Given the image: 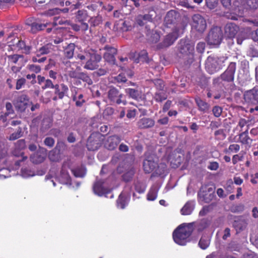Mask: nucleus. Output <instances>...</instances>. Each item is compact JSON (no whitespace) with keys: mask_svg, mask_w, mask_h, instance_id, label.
Returning a JSON list of instances; mask_svg holds the SVG:
<instances>
[{"mask_svg":"<svg viewBox=\"0 0 258 258\" xmlns=\"http://www.w3.org/2000/svg\"><path fill=\"white\" fill-rule=\"evenodd\" d=\"M194 209V206L190 202H187L181 209V213L183 215H188L191 213Z\"/></svg>","mask_w":258,"mask_h":258,"instance_id":"obj_33","label":"nucleus"},{"mask_svg":"<svg viewBox=\"0 0 258 258\" xmlns=\"http://www.w3.org/2000/svg\"><path fill=\"white\" fill-rule=\"evenodd\" d=\"M80 72L76 70H72L68 72V75L71 78L78 79Z\"/></svg>","mask_w":258,"mask_h":258,"instance_id":"obj_62","label":"nucleus"},{"mask_svg":"<svg viewBox=\"0 0 258 258\" xmlns=\"http://www.w3.org/2000/svg\"><path fill=\"white\" fill-rule=\"evenodd\" d=\"M234 225L239 230H243L245 228L246 223L243 221H235Z\"/></svg>","mask_w":258,"mask_h":258,"instance_id":"obj_58","label":"nucleus"},{"mask_svg":"<svg viewBox=\"0 0 258 258\" xmlns=\"http://www.w3.org/2000/svg\"><path fill=\"white\" fill-rule=\"evenodd\" d=\"M67 165L64 163L62 166L60 171V175L59 178L60 182L63 184H71V179L69 173L66 171V168Z\"/></svg>","mask_w":258,"mask_h":258,"instance_id":"obj_22","label":"nucleus"},{"mask_svg":"<svg viewBox=\"0 0 258 258\" xmlns=\"http://www.w3.org/2000/svg\"><path fill=\"white\" fill-rule=\"evenodd\" d=\"M104 49L106 50V52L103 54V58L107 62L111 64H115L116 62L115 55L117 53V49L108 45L104 46Z\"/></svg>","mask_w":258,"mask_h":258,"instance_id":"obj_12","label":"nucleus"},{"mask_svg":"<svg viewBox=\"0 0 258 258\" xmlns=\"http://www.w3.org/2000/svg\"><path fill=\"white\" fill-rule=\"evenodd\" d=\"M154 84L156 88L159 90H162L164 87V82L160 79H155L154 80Z\"/></svg>","mask_w":258,"mask_h":258,"instance_id":"obj_52","label":"nucleus"},{"mask_svg":"<svg viewBox=\"0 0 258 258\" xmlns=\"http://www.w3.org/2000/svg\"><path fill=\"white\" fill-rule=\"evenodd\" d=\"M195 101L198 106L199 109L204 113L207 112L210 107V105L206 101L203 100L200 97L195 98Z\"/></svg>","mask_w":258,"mask_h":258,"instance_id":"obj_25","label":"nucleus"},{"mask_svg":"<svg viewBox=\"0 0 258 258\" xmlns=\"http://www.w3.org/2000/svg\"><path fill=\"white\" fill-rule=\"evenodd\" d=\"M244 99L248 103H258V89L254 87L246 91L244 94Z\"/></svg>","mask_w":258,"mask_h":258,"instance_id":"obj_14","label":"nucleus"},{"mask_svg":"<svg viewBox=\"0 0 258 258\" xmlns=\"http://www.w3.org/2000/svg\"><path fill=\"white\" fill-rule=\"evenodd\" d=\"M31 161L35 164H39L43 162L45 158L39 154H34L30 157Z\"/></svg>","mask_w":258,"mask_h":258,"instance_id":"obj_39","label":"nucleus"},{"mask_svg":"<svg viewBox=\"0 0 258 258\" xmlns=\"http://www.w3.org/2000/svg\"><path fill=\"white\" fill-rule=\"evenodd\" d=\"M52 125V119L50 117H44L42 121L41 126L40 129L41 132L44 134Z\"/></svg>","mask_w":258,"mask_h":258,"instance_id":"obj_26","label":"nucleus"},{"mask_svg":"<svg viewBox=\"0 0 258 258\" xmlns=\"http://www.w3.org/2000/svg\"><path fill=\"white\" fill-rule=\"evenodd\" d=\"M158 158L155 155L148 156L143 163L145 172L147 173L154 172L158 175L163 174L166 169V165L164 163L158 164Z\"/></svg>","mask_w":258,"mask_h":258,"instance_id":"obj_2","label":"nucleus"},{"mask_svg":"<svg viewBox=\"0 0 258 258\" xmlns=\"http://www.w3.org/2000/svg\"><path fill=\"white\" fill-rule=\"evenodd\" d=\"M240 150V146L238 144H231L229 146L228 151L230 152L237 153Z\"/></svg>","mask_w":258,"mask_h":258,"instance_id":"obj_60","label":"nucleus"},{"mask_svg":"<svg viewBox=\"0 0 258 258\" xmlns=\"http://www.w3.org/2000/svg\"><path fill=\"white\" fill-rule=\"evenodd\" d=\"M227 57L209 56L206 61L205 68L210 74H214L225 66Z\"/></svg>","mask_w":258,"mask_h":258,"instance_id":"obj_3","label":"nucleus"},{"mask_svg":"<svg viewBox=\"0 0 258 258\" xmlns=\"http://www.w3.org/2000/svg\"><path fill=\"white\" fill-rule=\"evenodd\" d=\"M29 102V98L25 94H22L18 96L14 102L16 108L20 112L25 110Z\"/></svg>","mask_w":258,"mask_h":258,"instance_id":"obj_13","label":"nucleus"},{"mask_svg":"<svg viewBox=\"0 0 258 258\" xmlns=\"http://www.w3.org/2000/svg\"><path fill=\"white\" fill-rule=\"evenodd\" d=\"M193 230L192 223H183L180 225L174 230L172 234L174 242L179 245H185Z\"/></svg>","mask_w":258,"mask_h":258,"instance_id":"obj_1","label":"nucleus"},{"mask_svg":"<svg viewBox=\"0 0 258 258\" xmlns=\"http://www.w3.org/2000/svg\"><path fill=\"white\" fill-rule=\"evenodd\" d=\"M243 159V154L234 155L232 157V163L234 165L236 164L238 161H242Z\"/></svg>","mask_w":258,"mask_h":258,"instance_id":"obj_56","label":"nucleus"},{"mask_svg":"<svg viewBox=\"0 0 258 258\" xmlns=\"http://www.w3.org/2000/svg\"><path fill=\"white\" fill-rule=\"evenodd\" d=\"M150 59L148 56V53L146 50H142L138 53V57L136 58L135 62H146L149 63Z\"/></svg>","mask_w":258,"mask_h":258,"instance_id":"obj_31","label":"nucleus"},{"mask_svg":"<svg viewBox=\"0 0 258 258\" xmlns=\"http://www.w3.org/2000/svg\"><path fill=\"white\" fill-rule=\"evenodd\" d=\"M178 37L177 32L175 29L173 32L166 36L162 42L163 46L167 47L171 45L177 39Z\"/></svg>","mask_w":258,"mask_h":258,"instance_id":"obj_19","label":"nucleus"},{"mask_svg":"<svg viewBox=\"0 0 258 258\" xmlns=\"http://www.w3.org/2000/svg\"><path fill=\"white\" fill-rule=\"evenodd\" d=\"M178 50L180 56L187 59L188 63L192 62L194 59V44L189 40H180L178 44Z\"/></svg>","mask_w":258,"mask_h":258,"instance_id":"obj_4","label":"nucleus"},{"mask_svg":"<svg viewBox=\"0 0 258 258\" xmlns=\"http://www.w3.org/2000/svg\"><path fill=\"white\" fill-rule=\"evenodd\" d=\"M53 89H54V94L58 96L59 99H62L69 91L68 87L63 83L55 84Z\"/></svg>","mask_w":258,"mask_h":258,"instance_id":"obj_18","label":"nucleus"},{"mask_svg":"<svg viewBox=\"0 0 258 258\" xmlns=\"http://www.w3.org/2000/svg\"><path fill=\"white\" fill-rule=\"evenodd\" d=\"M177 13L174 10H170L168 12L164 18V22L166 25L174 23L176 19Z\"/></svg>","mask_w":258,"mask_h":258,"instance_id":"obj_27","label":"nucleus"},{"mask_svg":"<svg viewBox=\"0 0 258 258\" xmlns=\"http://www.w3.org/2000/svg\"><path fill=\"white\" fill-rule=\"evenodd\" d=\"M120 142V138L116 135L108 137L105 141L104 146L109 150H113Z\"/></svg>","mask_w":258,"mask_h":258,"instance_id":"obj_17","label":"nucleus"},{"mask_svg":"<svg viewBox=\"0 0 258 258\" xmlns=\"http://www.w3.org/2000/svg\"><path fill=\"white\" fill-rule=\"evenodd\" d=\"M206 4L209 9L212 10L218 6V0H206Z\"/></svg>","mask_w":258,"mask_h":258,"instance_id":"obj_46","label":"nucleus"},{"mask_svg":"<svg viewBox=\"0 0 258 258\" xmlns=\"http://www.w3.org/2000/svg\"><path fill=\"white\" fill-rule=\"evenodd\" d=\"M210 224V221L206 218L202 219L197 224V229L199 231H202L207 228Z\"/></svg>","mask_w":258,"mask_h":258,"instance_id":"obj_35","label":"nucleus"},{"mask_svg":"<svg viewBox=\"0 0 258 258\" xmlns=\"http://www.w3.org/2000/svg\"><path fill=\"white\" fill-rule=\"evenodd\" d=\"M210 240L209 237H202L199 242V246L203 249H206L210 245Z\"/></svg>","mask_w":258,"mask_h":258,"instance_id":"obj_38","label":"nucleus"},{"mask_svg":"<svg viewBox=\"0 0 258 258\" xmlns=\"http://www.w3.org/2000/svg\"><path fill=\"white\" fill-rule=\"evenodd\" d=\"M239 138L240 139V142L242 144L247 145L250 146L252 143V140L248 135H244L243 137Z\"/></svg>","mask_w":258,"mask_h":258,"instance_id":"obj_49","label":"nucleus"},{"mask_svg":"<svg viewBox=\"0 0 258 258\" xmlns=\"http://www.w3.org/2000/svg\"><path fill=\"white\" fill-rule=\"evenodd\" d=\"M69 9H70L69 8H64L63 9L54 8L48 10L47 12H45L44 14V15H46L47 16H51L55 14H59L60 12H62L64 13H68L69 12Z\"/></svg>","mask_w":258,"mask_h":258,"instance_id":"obj_34","label":"nucleus"},{"mask_svg":"<svg viewBox=\"0 0 258 258\" xmlns=\"http://www.w3.org/2000/svg\"><path fill=\"white\" fill-rule=\"evenodd\" d=\"M30 72H34V73L38 74L41 71V67L39 66L35 65L33 64H28L27 67Z\"/></svg>","mask_w":258,"mask_h":258,"instance_id":"obj_45","label":"nucleus"},{"mask_svg":"<svg viewBox=\"0 0 258 258\" xmlns=\"http://www.w3.org/2000/svg\"><path fill=\"white\" fill-rule=\"evenodd\" d=\"M167 97V95L163 92H156L154 98L157 102H162L166 100Z\"/></svg>","mask_w":258,"mask_h":258,"instance_id":"obj_43","label":"nucleus"},{"mask_svg":"<svg viewBox=\"0 0 258 258\" xmlns=\"http://www.w3.org/2000/svg\"><path fill=\"white\" fill-rule=\"evenodd\" d=\"M48 158L52 161H56L58 159V155L54 150H51L49 152Z\"/></svg>","mask_w":258,"mask_h":258,"instance_id":"obj_57","label":"nucleus"},{"mask_svg":"<svg viewBox=\"0 0 258 258\" xmlns=\"http://www.w3.org/2000/svg\"><path fill=\"white\" fill-rule=\"evenodd\" d=\"M22 175L24 177H27L29 176H32L34 175L33 173L30 170L27 169H22L21 170Z\"/></svg>","mask_w":258,"mask_h":258,"instance_id":"obj_64","label":"nucleus"},{"mask_svg":"<svg viewBox=\"0 0 258 258\" xmlns=\"http://www.w3.org/2000/svg\"><path fill=\"white\" fill-rule=\"evenodd\" d=\"M64 48V54L68 58H71L73 57L75 45L74 43H70L67 46H63Z\"/></svg>","mask_w":258,"mask_h":258,"instance_id":"obj_32","label":"nucleus"},{"mask_svg":"<svg viewBox=\"0 0 258 258\" xmlns=\"http://www.w3.org/2000/svg\"><path fill=\"white\" fill-rule=\"evenodd\" d=\"M123 94L120 93L119 90L114 87H110L108 91V98L110 102L113 103L120 104L121 103H125L121 100Z\"/></svg>","mask_w":258,"mask_h":258,"instance_id":"obj_11","label":"nucleus"},{"mask_svg":"<svg viewBox=\"0 0 258 258\" xmlns=\"http://www.w3.org/2000/svg\"><path fill=\"white\" fill-rule=\"evenodd\" d=\"M9 60H11L14 63H17L20 58H24V56L21 54L10 55L8 56Z\"/></svg>","mask_w":258,"mask_h":258,"instance_id":"obj_47","label":"nucleus"},{"mask_svg":"<svg viewBox=\"0 0 258 258\" xmlns=\"http://www.w3.org/2000/svg\"><path fill=\"white\" fill-rule=\"evenodd\" d=\"M158 189L156 187H152L147 195V199L149 201H154L157 196Z\"/></svg>","mask_w":258,"mask_h":258,"instance_id":"obj_40","label":"nucleus"},{"mask_svg":"<svg viewBox=\"0 0 258 258\" xmlns=\"http://www.w3.org/2000/svg\"><path fill=\"white\" fill-rule=\"evenodd\" d=\"M26 147L25 141L24 139L18 140L15 143L16 150L13 151V154L16 156H18V154L17 153V150H23Z\"/></svg>","mask_w":258,"mask_h":258,"instance_id":"obj_36","label":"nucleus"},{"mask_svg":"<svg viewBox=\"0 0 258 258\" xmlns=\"http://www.w3.org/2000/svg\"><path fill=\"white\" fill-rule=\"evenodd\" d=\"M238 31V27L234 23H228L225 27V34L229 38L235 36Z\"/></svg>","mask_w":258,"mask_h":258,"instance_id":"obj_20","label":"nucleus"},{"mask_svg":"<svg viewBox=\"0 0 258 258\" xmlns=\"http://www.w3.org/2000/svg\"><path fill=\"white\" fill-rule=\"evenodd\" d=\"M55 141L51 137H46L44 140V144L49 148H52L54 145Z\"/></svg>","mask_w":258,"mask_h":258,"instance_id":"obj_50","label":"nucleus"},{"mask_svg":"<svg viewBox=\"0 0 258 258\" xmlns=\"http://www.w3.org/2000/svg\"><path fill=\"white\" fill-rule=\"evenodd\" d=\"M212 111L214 116L218 117L221 115L222 109L218 106H215L213 108Z\"/></svg>","mask_w":258,"mask_h":258,"instance_id":"obj_55","label":"nucleus"},{"mask_svg":"<svg viewBox=\"0 0 258 258\" xmlns=\"http://www.w3.org/2000/svg\"><path fill=\"white\" fill-rule=\"evenodd\" d=\"M55 84L53 83V82L50 79H47L44 84V85L42 86V89L43 90H45L46 89H53Z\"/></svg>","mask_w":258,"mask_h":258,"instance_id":"obj_53","label":"nucleus"},{"mask_svg":"<svg viewBox=\"0 0 258 258\" xmlns=\"http://www.w3.org/2000/svg\"><path fill=\"white\" fill-rule=\"evenodd\" d=\"M78 79L82 80L86 82L88 85H91L93 83L92 80L90 77L85 73L80 72Z\"/></svg>","mask_w":258,"mask_h":258,"instance_id":"obj_41","label":"nucleus"},{"mask_svg":"<svg viewBox=\"0 0 258 258\" xmlns=\"http://www.w3.org/2000/svg\"><path fill=\"white\" fill-rule=\"evenodd\" d=\"M26 79L23 78L18 79L16 83V89L17 90L20 89L22 86H23L26 83Z\"/></svg>","mask_w":258,"mask_h":258,"instance_id":"obj_63","label":"nucleus"},{"mask_svg":"<svg viewBox=\"0 0 258 258\" xmlns=\"http://www.w3.org/2000/svg\"><path fill=\"white\" fill-rule=\"evenodd\" d=\"M52 45L50 44H47L43 46L36 51V56L40 57L41 55L50 53L52 50Z\"/></svg>","mask_w":258,"mask_h":258,"instance_id":"obj_28","label":"nucleus"},{"mask_svg":"<svg viewBox=\"0 0 258 258\" xmlns=\"http://www.w3.org/2000/svg\"><path fill=\"white\" fill-rule=\"evenodd\" d=\"M62 24H70V22L66 20L63 21L62 19H60L59 17H54V21L53 22V25L54 26H56L57 25H62Z\"/></svg>","mask_w":258,"mask_h":258,"instance_id":"obj_51","label":"nucleus"},{"mask_svg":"<svg viewBox=\"0 0 258 258\" xmlns=\"http://www.w3.org/2000/svg\"><path fill=\"white\" fill-rule=\"evenodd\" d=\"M212 209L211 205L204 206L200 211L199 215L201 216H204L207 215Z\"/></svg>","mask_w":258,"mask_h":258,"instance_id":"obj_54","label":"nucleus"},{"mask_svg":"<svg viewBox=\"0 0 258 258\" xmlns=\"http://www.w3.org/2000/svg\"><path fill=\"white\" fill-rule=\"evenodd\" d=\"M104 137L100 134H92L88 139L87 148L89 151L98 150L101 146Z\"/></svg>","mask_w":258,"mask_h":258,"instance_id":"obj_8","label":"nucleus"},{"mask_svg":"<svg viewBox=\"0 0 258 258\" xmlns=\"http://www.w3.org/2000/svg\"><path fill=\"white\" fill-rule=\"evenodd\" d=\"M245 3L243 4L244 9L241 10L240 7L238 8V15L240 16L244 15V13L248 9L255 10L258 8V0H244Z\"/></svg>","mask_w":258,"mask_h":258,"instance_id":"obj_16","label":"nucleus"},{"mask_svg":"<svg viewBox=\"0 0 258 258\" xmlns=\"http://www.w3.org/2000/svg\"><path fill=\"white\" fill-rule=\"evenodd\" d=\"M223 38V33L220 27H214L209 31L207 37V41L210 45H219Z\"/></svg>","mask_w":258,"mask_h":258,"instance_id":"obj_5","label":"nucleus"},{"mask_svg":"<svg viewBox=\"0 0 258 258\" xmlns=\"http://www.w3.org/2000/svg\"><path fill=\"white\" fill-rule=\"evenodd\" d=\"M248 54L251 57H257L258 56V51L253 47H250L248 51Z\"/></svg>","mask_w":258,"mask_h":258,"instance_id":"obj_59","label":"nucleus"},{"mask_svg":"<svg viewBox=\"0 0 258 258\" xmlns=\"http://www.w3.org/2000/svg\"><path fill=\"white\" fill-rule=\"evenodd\" d=\"M22 135L23 132L22 129L19 127L16 132L10 135L9 139L11 141H14L20 138L22 136Z\"/></svg>","mask_w":258,"mask_h":258,"instance_id":"obj_44","label":"nucleus"},{"mask_svg":"<svg viewBox=\"0 0 258 258\" xmlns=\"http://www.w3.org/2000/svg\"><path fill=\"white\" fill-rule=\"evenodd\" d=\"M102 60L101 55L96 51L91 50L87 61L84 66V68L87 70L93 71L99 67V63Z\"/></svg>","mask_w":258,"mask_h":258,"instance_id":"obj_6","label":"nucleus"},{"mask_svg":"<svg viewBox=\"0 0 258 258\" xmlns=\"http://www.w3.org/2000/svg\"><path fill=\"white\" fill-rule=\"evenodd\" d=\"M153 13H155V12H150L149 14L142 15V17L141 18V19H143L144 21L146 22V23L147 22H152L153 17L155 16Z\"/></svg>","mask_w":258,"mask_h":258,"instance_id":"obj_48","label":"nucleus"},{"mask_svg":"<svg viewBox=\"0 0 258 258\" xmlns=\"http://www.w3.org/2000/svg\"><path fill=\"white\" fill-rule=\"evenodd\" d=\"M205 46H206L205 43H204L203 42H199L197 44V45L196 47L197 51L200 53H203L205 51Z\"/></svg>","mask_w":258,"mask_h":258,"instance_id":"obj_61","label":"nucleus"},{"mask_svg":"<svg viewBox=\"0 0 258 258\" xmlns=\"http://www.w3.org/2000/svg\"><path fill=\"white\" fill-rule=\"evenodd\" d=\"M76 17L78 21L83 22L86 21L88 18L87 12L85 10H79L78 11Z\"/></svg>","mask_w":258,"mask_h":258,"instance_id":"obj_37","label":"nucleus"},{"mask_svg":"<svg viewBox=\"0 0 258 258\" xmlns=\"http://www.w3.org/2000/svg\"><path fill=\"white\" fill-rule=\"evenodd\" d=\"M48 24H40L36 22H33L31 24H29L30 27V31L32 33H36L38 31L43 30L47 27Z\"/></svg>","mask_w":258,"mask_h":258,"instance_id":"obj_29","label":"nucleus"},{"mask_svg":"<svg viewBox=\"0 0 258 258\" xmlns=\"http://www.w3.org/2000/svg\"><path fill=\"white\" fill-rule=\"evenodd\" d=\"M104 181L102 179L97 180L93 186V190L95 194L102 196L110 192V190L103 186ZM106 197L107 196H105Z\"/></svg>","mask_w":258,"mask_h":258,"instance_id":"obj_15","label":"nucleus"},{"mask_svg":"<svg viewBox=\"0 0 258 258\" xmlns=\"http://www.w3.org/2000/svg\"><path fill=\"white\" fill-rule=\"evenodd\" d=\"M72 171L74 176L77 177H83L86 174V172L84 169L81 168L72 169Z\"/></svg>","mask_w":258,"mask_h":258,"instance_id":"obj_42","label":"nucleus"},{"mask_svg":"<svg viewBox=\"0 0 258 258\" xmlns=\"http://www.w3.org/2000/svg\"><path fill=\"white\" fill-rule=\"evenodd\" d=\"M198 197L205 203H210L215 197L214 189L207 185H202L198 192Z\"/></svg>","mask_w":258,"mask_h":258,"instance_id":"obj_9","label":"nucleus"},{"mask_svg":"<svg viewBox=\"0 0 258 258\" xmlns=\"http://www.w3.org/2000/svg\"><path fill=\"white\" fill-rule=\"evenodd\" d=\"M155 124L153 119L150 118H143L140 119L137 123L138 127L140 128H148L153 127Z\"/></svg>","mask_w":258,"mask_h":258,"instance_id":"obj_23","label":"nucleus"},{"mask_svg":"<svg viewBox=\"0 0 258 258\" xmlns=\"http://www.w3.org/2000/svg\"><path fill=\"white\" fill-rule=\"evenodd\" d=\"M147 40L151 43H156L160 39L159 33L154 30H149L147 33Z\"/></svg>","mask_w":258,"mask_h":258,"instance_id":"obj_24","label":"nucleus"},{"mask_svg":"<svg viewBox=\"0 0 258 258\" xmlns=\"http://www.w3.org/2000/svg\"><path fill=\"white\" fill-rule=\"evenodd\" d=\"M236 70V63L231 62L229 64L226 71L219 77L214 80V83H220L221 81L227 82H232L234 80V74Z\"/></svg>","mask_w":258,"mask_h":258,"instance_id":"obj_7","label":"nucleus"},{"mask_svg":"<svg viewBox=\"0 0 258 258\" xmlns=\"http://www.w3.org/2000/svg\"><path fill=\"white\" fill-rule=\"evenodd\" d=\"M125 92L130 97L134 99L138 100L141 98V93L138 89L127 88L125 90Z\"/></svg>","mask_w":258,"mask_h":258,"instance_id":"obj_30","label":"nucleus"},{"mask_svg":"<svg viewBox=\"0 0 258 258\" xmlns=\"http://www.w3.org/2000/svg\"><path fill=\"white\" fill-rule=\"evenodd\" d=\"M78 91L79 90L77 88H75L74 90L72 91V98L73 100L76 102V105L78 107H81L85 101L84 99L83 94L79 93Z\"/></svg>","mask_w":258,"mask_h":258,"instance_id":"obj_21","label":"nucleus"},{"mask_svg":"<svg viewBox=\"0 0 258 258\" xmlns=\"http://www.w3.org/2000/svg\"><path fill=\"white\" fill-rule=\"evenodd\" d=\"M192 28L196 31L202 33L206 29L207 23L206 20L199 14H195L192 18Z\"/></svg>","mask_w":258,"mask_h":258,"instance_id":"obj_10","label":"nucleus"}]
</instances>
